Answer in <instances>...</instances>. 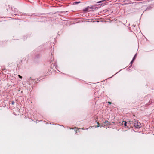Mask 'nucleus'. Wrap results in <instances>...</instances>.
<instances>
[{
  "instance_id": "4468645a",
  "label": "nucleus",
  "mask_w": 154,
  "mask_h": 154,
  "mask_svg": "<svg viewBox=\"0 0 154 154\" xmlns=\"http://www.w3.org/2000/svg\"><path fill=\"white\" fill-rule=\"evenodd\" d=\"M77 132H76H76H75V133H76Z\"/></svg>"
},
{
  "instance_id": "6e6552de",
  "label": "nucleus",
  "mask_w": 154,
  "mask_h": 154,
  "mask_svg": "<svg viewBox=\"0 0 154 154\" xmlns=\"http://www.w3.org/2000/svg\"><path fill=\"white\" fill-rule=\"evenodd\" d=\"M79 2H75V3H77V4L78 3H79Z\"/></svg>"
},
{
  "instance_id": "0eeeda50",
  "label": "nucleus",
  "mask_w": 154,
  "mask_h": 154,
  "mask_svg": "<svg viewBox=\"0 0 154 154\" xmlns=\"http://www.w3.org/2000/svg\"><path fill=\"white\" fill-rule=\"evenodd\" d=\"M18 76H19V77H20V78H22V77L20 75H18Z\"/></svg>"
},
{
  "instance_id": "39448f33",
  "label": "nucleus",
  "mask_w": 154,
  "mask_h": 154,
  "mask_svg": "<svg viewBox=\"0 0 154 154\" xmlns=\"http://www.w3.org/2000/svg\"><path fill=\"white\" fill-rule=\"evenodd\" d=\"M106 0H102V1H100L99 2H97V3H101V2H103V1H106Z\"/></svg>"
},
{
  "instance_id": "7ed1b4c3",
  "label": "nucleus",
  "mask_w": 154,
  "mask_h": 154,
  "mask_svg": "<svg viewBox=\"0 0 154 154\" xmlns=\"http://www.w3.org/2000/svg\"><path fill=\"white\" fill-rule=\"evenodd\" d=\"M88 10V8H85L84 9V11H86Z\"/></svg>"
},
{
  "instance_id": "f8f14e48",
  "label": "nucleus",
  "mask_w": 154,
  "mask_h": 154,
  "mask_svg": "<svg viewBox=\"0 0 154 154\" xmlns=\"http://www.w3.org/2000/svg\"><path fill=\"white\" fill-rule=\"evenodd\" d=\"M14 103V102H12V104H13Z\"/></svg>"
},
{
  "instance_id": "1a4fd4ad",
  "label": "nucleus",
  "mask_w": 154,
  "mask_h": 154,
  "mask_svg": "<svg viewBox=\"0 0 154 154\" xmlns=\"http://www.w3.org/2000/svg\"><path fill=\"white\" fill-rule=\"evenodd\" d=\"M108 103H109L110 104H111V103L110 102H108Z\"/></svg>"
},
{
  "instance_id": "ddd939ff",
  "label": "nucleus",
  "mask_w": 154,
  "mask_h": 154,
  "mask_svg": "<svg viewBox=\"0 0 154 154\" xmlns=\"http://www.w3.org/2000/svg\"><path fill=\"white\" fill-rule=\"evenodd\" d=\"M102 126H102V125H101V126H100V127H102Z\"/></svg>"
},
{
  "instance_id": "423d86ee",
  "label": "nucleus",
  "mask_w": 154,
  "mask_h": 154,
  "mask_svg": "<svg viewBox=\"0 0 154 154\" xmlns=\"http://www.w3.org/2000/svg\"><path fill=\"white\" fill-rule=\"evenodd\" d=\"M108 122L107 121H105V122H104V124H106V123Z\"/></svg>"
},
{
  "instance_id": "20e7f679",
  "label": "nucleus",
  "mask_w": 154,
  "mask_h": 154,
  "mask_svg": "<svg viewBox=\"0 0 154 154\" xmlns=\"http://www.w3.org/2000/svg\"><path fill=\"white\" fill-rule=\"evenodd\" d=\"M123 122H124L125 123H124V125L125 126H126V123H127V122H126V121H123Z\"/></svg>"
},
{
  "instance_id": "f03ea898",
  "label": "nucleus",
  "mask_w": 154,
  "mask_h": 154,
  "mask_svg": "<svg viewBox=\"0 0 154 154\" xmlns=\"http://www.w3.org/2000/svg\"><path fill=\"white\" fill-rule=\"evenodd\" d=\"M136 56V55H135V56H134V58L132 60V61H131V64L133 62V60H134V59H135V57Z\"/></svg>"
},
{
  "instance_id": "9b49d317",
  "label": "nucleus",
  "mask_w": 154,
  "mask_h": 154,
  "mask_svg": "<svg viewBox=\"0 0 154 154\" xmlns=\"http://www.w3.org/2000/svg\"><path fill=\"white\" fill-rule=\"evenodd\" d=\"M97 123L98 125H99V122H97Z\"/></svg>"
},
{
  "instance_id": "f257e3e1",
  "label": "nucleus",
  "mask_w": 154,
  "mask_h": 154,
  "mask_svg": "<svg viewBox=\"0 0 154 154\" xmlns=\"http://www.w3.org/2000/svg\"><path fill=\"white\" fill-rule=\"evenodd\" d=\"M134 125L137 128H138L141 127V124L138 121H135L134 123Z\"/></svg>"
},
{
  "instance_id": "9d476101",
  "label": "nucleus",
  "mask_w": 154,
  "mask_h": 154,
  "mask_svg": "<svg viewBox=\"0 0 154 154\" xmlns=\"http://www.w3.org/2000/svg\"><path fill=\"white\" fill-rule=\"evenodd\" d=\"M99 127V125H97L96 127Z\"/></svg>"
}]
</instances>
